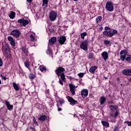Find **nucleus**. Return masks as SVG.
I'll return each mask as SVG.
<instances>
[{"label":"nucleus","mask_w":131,"mask_h":131,"mask_svg":"<svg viewBox=\"0 0 131 131\" xmlns=\"http://www.w3.org/2000/svg\"><path fill=\"white\" fill-rule=\"evenodd\" d=\"M123 74L124 75H127V76H131V69H126L125 70H123L122 71Z\"/></svg>","instance_id":"nucleus-12"},{"label":"nucleus","mask_w":131,"mask_h":131,"mask_svg":"<svg viewBox=\"0 0 131 131\" xmlns=\"http://www.w3.org/2000/svg\"><path fill=\"white\" fill-rule=\"evenodd\" d=\"M59 81L60 84H61V85H63V81H62V80H61V79L59 78Z\"/></svg>","instance_id":"nucleus-46"},{"label":"nucleus","mask_w":131,"mask_h":131,"mask_svg":"<svg viewBox=\"0 0 131 131\" xmlns=\"http://www.w3.org/2000/svg\"><path fill=\"white\" fill-rule=\"evenodd\" d=\"M88 40H85L83 41L80 45V49L83 51H88Z\"/></svg>","instance_id":"nucleus-4"},{"label":"nucleus","mask_w":131,"mask_h":131,"mask_svg":"<svg viewBox=\"0 0 131 131\" xmlns=\"http://www.w3.org/2000/svg\"><path fill=\"white\" fill-rule=\"evenodd\" d=\"M84 75V73H80L79 74H78V76H79V77H83V76Z\"/></svg>","instance_id":"nucleus-42"},{"label":"nucleus","mask_w":131,"mask_h":131,"mask_svg":"<svg viewBox=\"0 0 131 131\" xmlns=\"http://www.w3.org/2000/svg\"><path fill=\"white\" fill-rule=\"evenodd\" d=\"M102 29H103V27H100V30H102Z\"/></svg>","instance_id":"nucleus-52"},{"label":"nucleus","mask_w":131,"mask_h":131,"mask_svg":"<svg viewBox=\"0 0 131 131\" xmlns=\"http://www.w3.org/2000/svg\"><path fill=\"white\" fill-rule=\"evenodd\" d=\"M105 9L108 12H113L114 11V6L113 3L111 1H108L106 3Z\"/></svg>","instance_id":"nucleus-3"},{"label":"nucleus","mask_w":131,"mask_h":131,"mask_svg":"<svg viewBox=\"0 0 131 131\" xmlns=\"http://www.w3.org/2000/svg\"><path fill=\"white\" fill-rule=\"evenodd\" d=\"M8 40L9 41H10V45L12 47H15L16 46V43H15V40L12 37V36H8Z\"/></svg>","instance_id":"nucleus-14"},{"label":"nucleus","mask_w":131,"mask_h":131,"mask_svg":"<svg viewBox=\"0 0 131 131\" xmlns=\"http://www.w3.org/2000/svg\"><path fill=\"white\" fill-rule=\"evenodd\" d=\"M27 3H31L32 2V0H27Z\"/></svg>","instance_id":"nucleus-50"},{"label":"nucleus","mask_w":131,"mask_h":131,"mask_svg":"<svg viewBox=\"0 0 131 131\" xmlns=\"http://www.w3.org/2000/svg\"><path fill=\"white\" fill-rule=\"evenodd\" d=\"M125 60H126V61H127V62H130V61H131V55L127 54V55L126 56Z\"/></svg>","instance_id":"nucleus-30"},{"label":"nucleus","mask_w":131,"mask_h":131,"mask_svg":"<svg viewBox=\"0 0 131 131\" xmlns=\"http://www.w3.org/2000/svg\"><path fill=\"white\" fill-rule=\"evenodd\" d=\"M25 66L26 67H27V68H29V62H28V61H25Z\"/></svg>","instance_id":"nucleus-40"},{"label":"nucleus","mask_w":131,"mask_h":131,"mask_svg":"<svg viewBox=\"0 0 131 131\" xmlns=\"http://www.w3.org/2000/svg\"><path fill=\"white\" fill-rule=\"evenodd\" d=\"M39 69L41 72H43V71H45V70H47V68H46V67L43 66H40Z\"/></svg>","instance_id":"nucleus-29"},{"label":"nucleus","mask_w":131,"mask_h":131,"mask_svg":"<svg viewBox=\"0 0 131 131\" xmlns=\"http://www.w3.org/2000/svg\"><path fill=\"white\" fill-rule=\"evenodd\" d=\"M66 98L68 99V102H69L70 104L72 105V106H74V105H76V104L78 103L77 100H75L73 99V98L70 96H67Z\"/></svg>","instance_id":"nucleus-5"},{"label":"nucleus","mask_w":131,"mask_h":131,"mask_svg":"<svg viewBox=\"0 0 131 131\" xmlns=\"http://www.w3.org/2000/svg\"><path fill=\"white\" fill-rule=\"evenodd\" d=\"M33 121L34 123H35V124H38V123H37V121H36V119H35V118H34L33 119Z\"/></svg>","instance_id":"nucleus-43"},{"label":"nucleus","mask_w":131,"mask_h":131,"mask_svg":"<svg viewBox=\"0 0 131 131\" xmlns=\"http://www.w3.org/2000/svg\"><path fill=\"white\" fill-rule=\"evenodd\" d=\"M60 79H61L62 81L65 82V75L64 74V73H61V74H60Z\"/></svg>","instance_id":"nucleus-32"},{"label":"nucleus","mask_w":131,"mask_h":131,"mask_svg":"<svg viewBox=\"0 0 131 131\" xmlns=\"http://www.w3.org/2000/svg\"><path fill=\"white\" fill-rule=\"evenodd\" d=\"M4 102H5V104L8 109V110H11L13 109V105L10 104V102H8L7 100H5Z\"/></svg>","instance_id":"nucleus-18"},{"label":"nucleus","mask_w":131,"mask_h":131,"mask_svg":"<svg viewBox=\"0 0 131 131\" xmlns=\"http://www.w3.org/2000/svg\"><path fill=\"white\" fill-rule=\"evenodd\" d=\"M109 107L112 112H116V111H118L117 106L116 105H110Z\"/></svg>","instance_id":"nucleus-19"},{"label":"nucleus","mask_w":131,"mask_h":131,"mask_svg":"<svg viewBox=\"0 0 131 131\" xmlns=\"http://www.w3.org/2000/svg\"><path fill=\"white\" fill-rule=\"evenodd\" d=\"M57 16L58 14L54 10H51L49 13V17L50 21H55Z\"/></svg>","instance_id":"nucleus-2"},{"label":"nucleus","mask_w":131,"mask_h":131,"mask_svg":"<svg viewBox=\"0 0 131 131\" xmlns=\"http://www.w3.org/2000/svg\"><path fill=\"white\" fill-rule=\"evenodd\" d=\"M97 24H99L101 21H102V16H99L96 18V19Z\"/></svg>","instance_id":"nucleus-28"},{"label":"nucleus","mask_w":131,"mask_h":131,"mask_svg":"<svg viewBox=\"0 0 131 131\" xmlns=\"http://www.w3.org/2000/svg\"><path fill=\"white\" fill-rule=\"evenodd\" d=\"M2 66H3V60L0 58V67H2Z\"/></svg>","instance_id":"nucleus-44"},{"label":"nucleus","mask_w":131,"mask_h":131,"mask_svg":"<svg viewBox=\"0 0 131 131\" xmlns=\"http://www.w3.org/2000/svg\"><path fill=\"white\" fill-rule=\"evenodd\" d=\"M30 39L31 41H34L35 40V38L34 37V36L32 34L30 35Z\"/></svg>","instance_id":"nucleus-34"},{"label":"nucleus","mask_w":131,"mask_h":131,"mask_svg":"<svg viewBox=\"0 0 131 131\" xmlns=\"http://www.w3.org/2000/svg\"><path fill=\"white\" fill-rule=\"evenodd\" d=\"M89 95V91L86 89H83L81 91V96L82 98H86Z\"/></svg>","instance_id":"nucleus-15"},{"label":"nucleus","mask_w":131,"mask_h":131,"mask_svg":"<svg viewBox=\"0 0 131 131\" xmlns=\"http://www.w3.org/2000/svg\"><path fill=\"white\" fill-rule=\"evenodd\" d=\"M0 84H2V80L0 79Z\"/></svg>","instance_id":"nucleus-54"},{"label":"nucleus","mask_w":131,"mask_h":131,"mask_svg":"<svg viewBox=\"0 0 131 131\" xmlns=\"http://www.w3.org/2000/svg\"><path fill=\"white\" fill-rule=\"evenodd\" d=\"M97 68L98 67H97V66L92 67L90 69L89 71L91 73H93L94 74V73H95V71H96V69H97Z\"/></svg>","instance_id":"nucleus-22"},{"label":"nucleus","mask_w":131,"mask_h":131,"mask_svg":"<svg viewBox=\"0 0 131 131\" xmlns=\"http://www.w3.org/2000/svg\"><path fill=\"white\" fill-rule=\"evenodd\" d=\"M58 102L60 103V104L62 105V104H64V99L62 98H58Z\"/></svg>","instance_id":"nucleus-35"},{"label":"nucleus","mask_w":131,"mask_h":131,"mask_svg":"<svg viewBox=\"0 0 131 131\" xmlns=\"http://www.w3.org/2000/svg\"><path fill=\"white\" fill-rule=\"evenodd\" d=\"M13 86L15 91H19V85L15 82L13 83Z\"/></svg>","instance_id":"nucleus-26"},{"label":"nucleus","mask_w":131,"mask_h":131,"mask_svg":"<svg viewBox=\"0 0 131 131\" xmlns=\"http://www.w3.org/2000/svg\"><path fill=\"white\" fill-rule=\"evenodd\" d=\"M104 43L105 45H110V43H111V41H110V40H104Z\"/></svg>","instance_id":"nucleus-37"},{"label":"nucleus","mask_w":131,"mask_h":131,"mask_svg":"<svg viewBox=\"0 0 131 131\" xmlns=\"http://www.w3.org/2000/svg\"><path fill=\"white\" fill-rule=\"evenodd\" d=\"M100 105H103L106 102V98L104 96H101L99 99Z\"/></svg>","instance_id":"nucleus-21"},{"label":"nucleus","mask_w":131,"mask_h":131,"mask_svg":"<svg viewBox=\"0 0 131 131\" xmlns=\"http://www.w3.org/2000/svg\"><path fill=\"white\" fill-rule=\"evenodd\" d=\"M47 54L48 55H52L53 53H52V51H51V49L48 48V49L46 51Z\"/></svg>","instance_id":"nucleus-39"},{"label":"nucleus","mask_w":131,"mask_h":131,"mask_svg":"<svg viewBox=\"0 0 131 131\" xmlns=\"http://www.w3.org/2000/svg\"><path fill=\"white\" fill-rule=\"evenodd\" d=\"M30 129H31L32 131H35V129L32 126L30 127Z\"/></svg>","instance_id":"nucleus-48"},{"label":"nucleus","mask_w":131,"mask_h":131,"mask_svg":"<svg viewBox=\"0 0 131 131\" xmlns=\"http://www.w3.org/2000/svg\"><path fill=\"white\" fill-rule=\"evenodd\" d=\"M21 51L26 54H28V49H27L26 48L24 47L21 49Z\"/></svg>","instance_id":"nucleus-31"},{"label":"nucleus","mask_w":131,"mask_h":131,"mask_svg":"<svg viewBox=\"0 0 131 131\" xmlns=\"http://www.w3.org/2000/svg\"><path fill=\"white\" fill-rule=\"evenodd\" d=\"M103 35L105 36H108L109 37H112L113 34H112V31H105L103 32Z\"/></svg>","instance_id":"nucleus-13"},{"label":"nucleus","mask_w":131,"mask_h":131,"mask_svg":"<svg viewBox=\"0 0 131 131\" xmlns=\"http://www.w3.org/2000/svg\"><path fill=\"white\" fill-rule=\"evenodd\" d=\"M16 13L14 11H11V14L9 15V17L10 19H14L15 18V15Z\"/></svg>","instance_id":"nucleus-27"},{"label":"nucleus","mask_w":131,"mask_h":131,"mask_svg":"<svg viewBox=\"0 0 131 131\" xmlns=\"http://www.w3.org/2000/svg\"><path fill=\"white\" fill-rule=\"evenodd\" d=\"M58 111H62V108L58 107Z\"/></svg>","instance_id":"nucleus-51"},{"label":"nucleus","mask_w":131,"mask_h":131,"mask_svg":"<svg viewBox=\"0 0 131 131\" xmlns=\"http://www.w3.org/2000/svg\"><path fill=\"white\" fill-rule=\"evenodd\" d=\"M117 130H118V127H117V126H116L114 127L113 131H117Z\"/></svg>","instance_id":"nucleus-47"},{"label":"nucleus","mask_w":131,"mask_h":131,"mask_svg":"<svg viewBox=\"0 0 131 131\" xmlns=\"http://www.w3.org/2000/svg\"><path fill=\"white\" fill-rule=\"evenodd\" d=\"M121 85H122V84H121Z\"/></svg>","instance_id":"nucleus-56"},{"label":"nucleus","mask_w":131,"mask_h":131,"mask_svg":"<svg viewBox=\"0 0 131 131\" xmlns=\"http://www.w3.org/2000/svg\"><path fill=\"white\" fill-rule=\"evenodd\" d=\"M110 28H109L108 27H105V30H110Z\"/></svg>","instance_id":"nucleus-49"},{"label":"nucleus","mask_w":131,"mask_h":131,"mask_svg":"<svg viewBox=\"0 0 131 131\" xmlns=\"http://www.w3.org/2000/svg\"><path fill=\"white\" fill-rule=\"evenodd\" d=\"M74 2H78L79 0H73Z\"/></svg>","instance_id":"nucleus-53"},{"label":"nucleus","mask_w":131,"mask_h":131,"mask_svg":"<svg viewBox=\"0 0 131 131\" xmlns=\"http://www.w3.org/2000/svg\"><path fill=\"white\" fill-rule=\"evenodd\" d=\"M17 22L20 24V26L25 27L26 25L29 24V21L27 19L24 18L18 19Z\"/></svg>","instance_id":"nucleus-6"},{"label":"nucleus","mask_w":131,"mask_h":131,"mask_svg":"<svg viewBox=\"0 0 131 131\" xmlns=\"http://www.w3.org/2000/svg\"><path fill=\"white\" fill-rule=\"evenodd\" d=\"M127 54V53H126V52L123 50H122L120 52V55H121L120 59L122 61L125 60V59L126 58Z\"/></svg>","instance_id":"nucleus-11"},{"label":"nucleus","mask_w":131,"mask_h":131,"mask_svg":"<svg viewBox=\"0 0 131 131\" xmlns=\"http://www.w3.org/2000/svg\"><path fill=\"white\" fill-rule=\"evenodd\" d=\"M29 78L30 79H34V78H35V75L33 74H30Z\"/></svg>","instance_id":"nucleus-36"},{"label":"nucleus","mask_w":131,"mask_h":131,"mask_svg":"<svg viewBox=\"0 0 131 131\" xmlns=\"http://www.w3.org/2000/svg\"><path fill=\"white\" fill-rule=\"evenodd\" d=\"M111 103L112 104V103H113V102L112 101V102H111Z\"/></svg>","instance_id":"nucleus-55"},{"label":"nucleus","mask_w":131,"mask_h":131,"mask_svg":"<svg viewBox=\"0 0 131 131\" xmlns=\"http://www.w3.org/2000/svg\"><path fill=\"white\" fill-rule=\"evenodd\" d=\"M57 42V38L56 37H53L49 40L48 48L50 46H53Z\"/></svg>","instance_id":"nucleus-9"},{"label":"nucleus","mask_w":131,"mask_h":131,"mask_svg":"<svg viewBox=\"0 0 131 131\" xmlns=\"http://www.w3.org/2000/svg\"><path fill=\"white\" fill-rule=\"evenodd\" d=\"M49 3V0H42V6L45 8L48 7V4Z\"/></svg>","instance_id":"nucleus-24"},{"label":"nucleus","mask_w":131,"mask_h":131,"mask_svg":"<svg viewBox=\"0 0 131 131\" xmlns=\"http://www.w3.org/2000/svg\"><path fill=\"white\" fill-rule=\"evenodd\" d=\"M101 56L104 59V61H106V60L108 59V52L104 51L101 53Z\"/></svg>","instance_id":"nucleus-16"},{"label":"nucleus","mask_w":131,"mask_h":131,"mask_svg":"<svg viewBox=\"0 0 131 131\" xmlns=\"http://www.w3.org/2000/svg\"><path fill=\"white\" fill-rule=\"evenodd\" d=\"M64 71H65V69L62 67H58V69L56 70L55 72L58 77H60V75H61L62 73H63L62 72H64Z\"/></svg>","instance_id":"nucleus-8"},{"label":"nucleus","mask_w":131,"mask_h":131,"mask_svg":"<svg viewBox=\"0 0 131 131\" xmlns=\"http://www.w3.org/2000/svg\"><path fill=\"white\" fill-rule=\"evenodd\" d=\"M11 35H13V36H14V37H16V38H18L19 36H20V34H21V33L20 32V31L18 29L13 30L10 33Z\"/></svg>","instance_id":"nucleus-7"},{"label":"nucleus","mask_w":131,"mask_h":131,"mask_svg":"<svg viewBox=\"0 0 131 131\" xmlns=\"http://www.w3.org/2000/svg\"><path fill=\"white\" fill-rule=\"evenodd\" d=\"M86 32H83L81 34V38H82V39H84V37L86 36Z\"/></svg>","instance_id":"nucleus-33"},{"label":"nucleus","mask_w":131,"mask_h":131,"mask_svg":"<svg viewBox=\"0 0 131 131\" xmlns=\"http://www.w3.org/2000/svg\"><path fill=\"white\" fill-rule=\"evenodd\" d=\"M58 41L60 45H64V43L66 41V37L65 36L60 37Z\"/></svg>","instance_id":"nucleus-17"},{"label":"nucleus","mask_w":131,"mask_h":131,"mask_svg":"<svg viewBox=\"0 0 131 131\" xmlns=\"http://www.w3.org/2000/svg\"><path fill=\"white\" fill-rule=\"evenodd\" d=\"M69 88L70 91L72 93V95H73V96H74V95H75V88H77V86H75V85H73V84H70Z\"/></svg>","instance_id":"nucleus-10"},{"label":"nucleus","mask_w":131,"mask_h":131,"mask_svg":"<svg viewBox=\"0 0 131 131\" xmlns=\"http://www.w3.org/2000/svg\"><path fill=\"white\" fill-rule=\"evenodd\" d=\"M2 79H4V80H7V77H4L3 75H1Z\"/></svg>","instance_id":"nucleus-45"},{"label":"nucleus","mask_w":131,"mask_h":131,"mask_svg":"<svg viewBox=\"0 0 131 131\" xmlns=\"http://www.w3.org/2000/svg\"><path fill=\"white\" fill-rule=\"evenodd\" d=\"M4 50V56H5L6 58H10V47H9V45L6 42H3L2 43V51Z\"/></svg>","instance_id":"nucleus-1"},{"label":"nucleus","mask_w":131,"mask_h":131,"mask_svg":"<svg viewBox=\"0 0 131 131\" xmlns=\"http://www.w3.org/2000/svg\"><path fill=\"white\" fill-rule=\"evenodd\" d=\"M118 33V32L117 31V30H113V31H112L113 36L114 34H117Z\"/></svg>","instance_id":"nucleus-41"},{"label":"nucleus","mask_w":131,"mask_h":131,"mask_svg":"<svg viewBox=\"0 0 131 131\" xmlns=\"http://www.w3.org/2000/svg\"><path fill=\"white\" fill-rule=\"evenodd\" d=\"M101 123L103 126H105L106 127H109V122L105 121H102Z\"/></svg>","instance_id":"nucleus-25"},{"label":"nucleus","mask_w":131,"mask_h":131,"mask_svg":"<svg viewBox=\"0 0 131 131\" xmlns=\"http://www.w3.org/2000/svg\"><path fill=\"white\" fill-rule=\"evenodd\" d=\"M88 58L89 59H93L94 58V54L93 53H90L89 54Z\"/></svg>","instance_id":"nucleus-38"},{"label":"nucleus","mask_w":131,"mask_h":131,"mask_svg":"<svg viewBox=\"0 0 131 131\" xmlns=\"http://www.w3.org/2000/svg\"><path fill=\"white\" fill-rule=\"evenodd\" d=\"M119 114L118 111L115 112V113H111L110 114V117H114L115 118H116V117L118 116Z\"/></svg>","instance_id":"nucleus-20"},{"label":"nucleus","mask_w":131,"mask_h":131,"mask_svg":"<svg viewBox=\"0 0 131 131\" xmlns=\"http://www.w3.org/2000/svg\"><path fill=\"white\" fill-rule=\"evenodd\" d=\"M46 119H47V116L46 115L41 116L39 118H38V120L42 122L45 121Z\"/></svg>","instance_id":"nucleus-23"}]
</instances>
